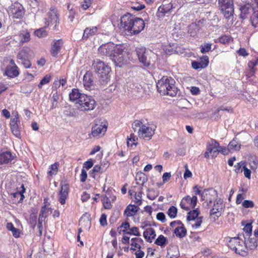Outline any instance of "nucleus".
I'll use <instances>...</instances> for the list:
<instances>
[{
	"instance_id": "48",
	"label": "nucleus",
	"mask_w": 258,
	"mask_h": 258,
	"mask_svg": "<svg viewBox=\"0 0 258 258\" xmlns=\"http://www.w3.org/2000/svg\"><path fill=\"white\" fill-rule=\"evenodd\" d=\"M147 191L148 192L147 194V197L151 200H155L156 197L158 196L159 192L158 191H156L154 189H147Z\"/></svg>"
},
{
	"instance_id": "41",
	"label": "nucleus",
	"mask_w": 258,
	"mask_h": 258,
	"mask_svg": "<svg viewBox=\"0 0 258 258\" xmlns=\"http://www.w3.org/2000/svg\"><path fill=\"white\" fill-rule=\"evenodd\" d=\"M200 214V212L197 209H194L192 211H190L188 213L187 216V220L191 221L194 220L199 217V215Z\"/></svg>"
},
{
	"instance_id": "31",
	"label": "nucleus",
	"mask_w": 258,
	"mask_h": 258,
	"mask_svg": "<svg viewBox=\"0 0 258 258\" xmlns=\"http://www.w3.org/2000/svg\"><path fill=\"white\" fill-rule=\"evenodd\" d=\"M199 21L197 23H192L190 24L188 27V33L189 34L190 36L194 37L200 30Z\"/></svg>"
},
{
	"instance_id": "56",
	"label": "nucleus",
	"mask_w": 258,
	"mask_h": 258,
	"mask_svg": "<svg viewBox=\"0 0 258 258\" xmlns=\"http://www.w3.org/2000/svg\"><path fill=\"white\" fill-rule=\"evenodd\" d=\"M50 81V76L46 75L41 80L40 82L38 85L39 88H41L43 85L48 83Z\"/></svg>"
},
{
	"instance_id": "29",
	"label": "nucleus",
	"mask_w": 258,
	"mask_h": 258,
	"mask_svg": "<svg viewBox=\"0 0 258 258\" xmlns=\"http://www.w3.org/2000/svg\"><path fill=\"white\" fill-rule=\"evenodd\" d=\"M241 11L240 17L242 19H245L247 17L248 15L253 10L251 6L249 4L244 5L240 8Z\"/></svg>"
},
{
	"instance_id": "2",
	"label": "nucleus",
	"mask_w": 258,
	"mask_h": 258,
	"mask_svg": "<svg viewBox=\"0 0 258 258\" xmlns=\"http://www.w3.org/2000/svg\"><path fill=\"white\" fill-rule=\"evenodd\" d=\"M95 72L98 74V84L103 88L110 81V68L103 61L97 60L93 64Z\"/></svg>"
},
{
	"instance_id": "38",
	"label": "nucleus",
	"mask_w": 258,
	"mask_h": 258,
	"mask_svg": "<svg viewBox=\"0 0 258 258\" xmlns=\"http://www.w3.org/2000/svg\"><path fill=\"white\" fill-rule=\"evenodd\" d=\"M240 148V145H239L237 139H233L228 144V149L230 150L238 151Z\"/></svg>"
},
{
	"instance_id": "14",
	"label": "nucleus",
	"mask_w": 258,
	"mask_h": 258,
	"mask_svg": "<svg viewBox=\"0 0 258 258\" xmlns=\"http://www.w3.org/2000/svg\"><path fill=\"white\" fill-rule=\"evenodd\" d=\"M155 129L147 126L146 125H142L138 130V133L140 138L147 140H150L154 134Z\"/></svg>"
},
{
	"instance_id": "30",
	"label": "nucleus",
	"mask_w": 258,
	"mask_h": 258,
	"mask_svg": "<svg viewBox=\"0 0 258 258\" xmlns=\"http://www.w3.org/2000/svg\"><path fill=\"white\" fill-rule=\"evenodd\" d=\"M180 256L178 247L176 245L172 246L167 250L166 257L169 256V258H178Z\"/></svg>"
},
{
	"instance_id": "46",
	"label": "nucleus",
	"mask_w": 258,
	"mask_h": 258,
	"mask_svg": "<svg viewBox=\"0 0 258 258\" xmlns=\"http://www.w3.org/2000/svg\"><path fill=\"white\" fill-rule=\"evenodd\" d=\"M122 232L124 234L134 235L137 236H141V234L139 232L138 228L135 226L131 228H130L128 231H125V230H123Z\"/></svg>"
},
{
	"instance_id": "6",
	"label": "nucleus",
	"mask_w": 258,
	"mask_h": 258,
	"mask_svg": "<svg viewBox=\"0 0 258 258\" xmlns=\"http://www.w3.org/2000/svg\"><path fill=\"white\" fill-rule=\"evenodd\" d=\"M122 51V46L115 45L109 42L100 46L98 48V52L101 55L109 56L111 59L115 53H118Z\"/></svg>"
},
{
	"instance_id": "61",
	"label": "nucleus",
	"mask_w": 258,
	"mask_h": 258,
	"mask_svg": "<svg viewBox=\"0 0 258 258\" xmlns=\"http://www.w3.org/2000/svg\"><path fill=\"white\" fill-rule=\"evenodd\" d=\"M34 33L35 35L38 37H43L46 35V32L43 28H41L36 30Z\"/></svg>"
},
{
	"instance_id": "40",
	"label": "nucleus",
	"mask_w": 258,
	"mask_h": 258,
	"mask_svg": "<svg viewBox=\"0 0 258 258\" xmlns=\"http://www.w3.org/2000/svg\"><path fill=\"white\" fill-rule=\"evenodd\" d=\"M7 228L11 231L13 234V235L16 237L18 238L20 236V231L19 229L15 228L14 226V225L12 223H8L7 224Z\"/></svg>"
},
{
	"instance_id": "13",
	"label": "nucleus",
	"mask_w": 258,
	"mask_h": 258,
	"mask_svg": "<svg viewBox=\"0 0 258 258\" xmlns=\"http://www.w3.org/2000/svg\"><path fill=\"white\" fill-rule=\"evenodd\" d=\"M134 16L130 13H127L122 16L120 18V27L128 33H130V30L132 29V25Z\"/></svg>"
},
{
	"instance_id": "53",
	"label": "nucleus",
	"mask_w": 258,
	"mask_h": 258,
	"mask_svg": "<svg viewBox=\"0 0 258 258\" xmlns=\"http://www.w3.org/2000/svg\"><path fill=\"white\" fill-rule=\"evenodd\" d=\"M57 169L58 167L57 163H55L51 165L50 166L49 170L48 171V174L50 176L56 174L57 172Z\"/></svg>"
},
{
	"instance_id": "55",
	"label": "nucleus",
	"mask_w": 258,
	"mask_h": 258,
	"mask_svg": "<svg viewBox=\"0 0 258 258\" xmlns=\"http://www.w3.org/2000/svg\"><path fill=\"white\" fill-rule=\"evenodd\" d=\"M218 3L220 7L223 5L226 7L233 5V0H218Z\"/></svg>"
},
{
	"instance_id": "43",
	"label": "nucleus",
	"mask_w": 258,
	"mask_h": 258,
	"mask_svg": "<svg viewBox=\"0 0 258 258\" xmlns=\"http://www.w3.org/2000/svg\"><path fill=\"white\" fill-rule=\"evenodd\" d=\"M245 245H247V248L248 247L250 249H253L257 246V241L256 238H249L246 242Z\"/></svg>"
},
{
	"instance_id": "49",
	"label": "nucleus",
	"mask_w": 258,
	"mask_h": 258,
	"mask_svg": "<svg viewBox=\"0 0 258 258\" xmlns=\"http://www.w3.org/2000/svg\"><path fill=\"white\" fill-rule=\"evenodd\" d=\"M21 187L22 188V190H21L20 191L16 192L13 193V194H12L14 198H17L19 196L20 197V199L19 202L22 201L24 198V193L25 191V188L23 184H22Z\"/></svg>"
},
{
	"instance_id": "8",
	"label": "nucleus",
	"mask_w": 258,
	"mask_h": 258,
	"mask_svg": "<svg viewBox=\"0 0 258 258\" xmlns=\"http://www.w3.org/2000/svg\"><path fill=\"white\" fill-rule=\"evenodd\" d=\"M58 23L57 11L54 7H52L48 13V18L45 19V24L47 26H53L52 29L56 30Z\"/></svg>"
},
{
	"instance_id": "64",
	"label": "nucleus",
	"mask_w": 258,
	"mask_h": 258,
	"mask_svg": "<svg viewBox=\"0 0 258 258\" xmlns=\"http://www.w3.org/2000/svg\"><path fill=\"white\" fill-rule=\"evenodd\" d=\"M203 217H199L196 219V223L192 225L193 228L197 229L200 227L202 223Z\"/></svg>"
},
{
	"instance_id": "59",
	"label": "nucleus",
	"mask_w": 258,
	"mask_h": 258,
	"mask_svg": "<svg viewBox=\"0 0 258 258\" xmlns=\"http://www.w3.org/2000/svg\"><path fill=\"white\" fill-rule=\"evenodd\" d=\"M207 151H208L212 155V158H215L217 156L219 151L218 148H213L211 147L207 148Z\"/></svg>"
},
{
	"instance_id": "11",
	"label": "nucleus",
	"mask_w": 258,
	"mask_h": 258,
	"mask_svg": "<svg viewBox=\"0 0 258 258\" xmlns=\"http://www.w3.org/2000/svg\"><path fill=\"white\" fill-rule=\"evenodd\" d=\"M9 14L13 18L21 19L24 16L25 11L22 5L15 3L11 6Z\"/></svg>"
},
{
	"instance_id": "22",
	"label": "nucleus",
	"mask_w": 258,
	"mask_h": 258,
	"mask_svg": "<svg viewBox=\"0 0 258 258\" xmlns=\"http://www.w3.org/2000/svg\"><path fill=\"white\" fill-rule=\"evenodd\" d=\"M69 186L68 184L61 185V190L60 191V197L59 201L61 205L66 203V200L68 196Z\"/></svg>"
},
{
	"instance_id": "17",
	"label": "nucleus",
	"mask_w": 258,
	"mask_h": 258,
	"mask_svg": "<svg viewBox=\"0 0 258 258\" xmlns=\"http://www.w3.org/2000/svg\"><path fill=\"white\" fill-rule=\"evenodd\" d=\"M94 77L92 72L87 71L83 77V84L86 89L90 88L94 85Z\"/></svg>"
},
{
	"instance_id": "63",
	"label": "nucleus",
	"mask_w": 258,
	"mask_h": 258,
	"mask_svg": "<svg viewBox=\"0 0 258 258\" xmlns=\"http://www.w3.org/2000/svg\"><path fill=\"white\" fill-rule=\"evenodd\" d=\"M145 7V6L144 5L137 3L135 4L134 6H132L131 8L137 11H139L144 9Z\"/></svg>"
},
{
	"instance_id": "45",
	"label": "nucleus",
	"mask_w": 258,
	"mask_h": 258,
	"mask_svg": "<svg viewBox=\"0 0 258 258\" xmlns=\"http://www.w3.org/2000/svg\"><path fill=\"white\" fill-rule=\"evenodd\" d=\"M28 4L29 5L32 10V12L34 13L38 8L40 0H27Z\"/></svg>"
},
{
	"instance_id": "24",
	"label": "nucleus",
	"mask_w": 258,
	"mask_h": 258,
	"mask_svg": "<svg viewBox=\"0 0 258 258\" xmlns=\"http://www.w3.org/2000/svg\"><path fill=\"white\" fill-rule=\"evenodd\" d=\"M156 236L155 230L152 228L146 229L143 232V236L145 239L149 242L151 243L152 239H154Z\"/></svg>"
},
{
	"instance_id": "15",
	"label": "nucleus",
	"mask_w": 258,
	"mask_h": 258,
	"mask_svg": "<svg viewBox=\"0 0 258 258\" xmlns=\"http://www.w3.org/2000/svg\"><path fill=\"white\" fill-rule=\"evenodd\" d=\"M176 5L175 3H169V4L162 5L160 6L156 13V16L159 18L164 17L166 14L171 12L172 9L176 8Z\"/></svg>"
},
{
	"instance_id": "12",
	"label": "nucleus",
	"mask_w": 258,
	"mask_h": 258,
	"mask_svg": "<svg viewBox=\"0 0 258 258\" xmlns=\"http://www.w3.org/2000/svg\"><path fill=\"white\" fill-rule=\"evenodd\" d=\"M145 23L144 20L141 18L134 16L132 25V29L130 30V33L134 35L138 34L145 28Z\"/></svg>"
},
{
	"instance_id": "54",
	"label": "nucleus",
	"mask_w": 258,
	"mask_h": 258,
	"mask_svg": "<svg viewBox=\"0 0 258 258\" xmlns=\"http://www.w3.org/2000/svg\"><path fill=\"white\" fill-rule=\"evenodd\" d=\"M11 129L12 132L15 136L18 138H20L21 134L18 125H14L11 126Z\"/></svg>"
},
{
	"instance_id": "62",
	"label": "nucleus",
	"mask_w": 258,
	"mask_h": 258,
	"mask_svg": "<svg viewBox=\"0 0 258 258\" xmlns=\"http://www.w3.org/2000/svg\"><path fill=\"white\" fill-rule=\"evenodd\" d=\"M242 206L245 208H253L254 203L252 201L244 200L242 203Z\"/></svg>"
},
{
	"instance_id": "33",
	"label": "nucleus",
	"mask_w": 258,
	"mask_h": 258,
	"mask_svg": "<svg viewBox=\"0 0 258 258\" xmlns=\"http://www.w3.org/2000/svg\"><path fill=\"white\" fill-rule=\"evenodd\" d=\"M148 177L146 174L143 172H138L136 176V181L137 184L141 182V187L143 188L144 184L147 181Z\"/></svg>"
},
{
	"instance_id": "36",
	"label": "nucleus",
	"mask_w": 258,
	"mask_h": 258,
	"mask_svg": "<svg viewBox=\"0 0 258 258\" xmlns=\"http://www.w3.org/2000/svg\"><path fill=\"white\" fill-rule=\"evenodd\" d=\"M223 211L220 209H217L216 207L213 206V208L210 210V216L213 221H215L221 216V212Z\"/></svg>"
},
{
	"instance_id": "7",
	"label": "nucleus",
	"mask_w": 258,
	"mask_h": 258,
	"mask_svg": "<svg viewBox=\"0 0 258 258\" xmlns=\"http://www.w3.org/2000/svg\"><path fill=\"white\" fill-rule=\"evenodd\" d=\"M218 197L217 192L213 188L205 189L203 191L202 201H205L204 204L208 207L210 204Z\"/></svg>"
},
{
	"instance_id": "20",
	"label": "nucleus",
	"mask_w": 258,
	"mask_h": 258,
	"mask_svg": "<svg viewBox=\"0 0 258 258\" xmlns=\"http://www.w3.org/2000/svg\"><path fill=\"white\" fill-rule=\"evenodd\" d=\"M79 225L86 230H88L91 227V221L87 214H84L79 220Z\"/></svg>"
},
{
	"instance_id": "35",
	"label": "nucleus",
	"mask_w": 258,
	"mask_h": 258,
	"mask_svg": "<svg viewBox=\"0 0 258 258\" xmlns=\"http://www.w3.org/2000/svg\"><path fill=\"white\" fill-rule=\"evenodd\" d=\"M18 36L20 42L22 43L28 42L30 39V34L27 30L20 31Z\"/></svg>"
},
{
	"instance_id": "60",
	"label": "nucleus",
	"mask_w": 258,
	"mask_h": 258,
	"mask_svg": "<svg viewBox=\"0 0 258 258\" xmlns=\"http://www.w3.org/2000/svg\"><path fill=\"white\" fill-rule=\"evenodd\" d=\"M58 99V96L57 95V92H56L53 94L52 98H51V101H52L51 109H53L54 108L56 107V105L57 104Z\"/></svg>"
},
{
	"instance_id": "50",
	"label": "nucleus",
	"mask_w": 258,
	"mask_h": 258,
	"mask_svg": "<svg viewBox=\"0 0 258 258\" xmlns=\"http://www.w3.org/2000/svg\"><path fill=\"white\" fill-rule=\"evenodd\" d=\"M177 208L172 206H171L167 211L168 215L171 218H174L176 217L177 215Z\"/></svg>"
},
{
	"instance_id": "4",
	"label": "nucleus",
	"mask_w": 258,
	"mask_h": 258,
	"mask_svg": "<svg viewBox=\"0 0 258 258\" xmlns=\"http://www.w3.org/2000/svg\"><path fill=\"white\" fill-rule=\"evenodd\" d=\"M240 235L239 234L238 237L231 238L228 245L229 247L235 253L242 256H245L247 253V245H245V242L240 239Z\"/></svg>"
},
{
	"instance_id": "37",
	"label": "nucleus",
	"mask_w": 258,
	"mask_h": 258,
	"mask_svg": "<svg viewBox=\"0 0 258 258\" xmlns=\"http://www.w3.org/2000/svg\"><path fill=\"white\" fill-rule=\"evenodd\" d=\"M131 245L134 247V248L132 247L131 250H135L136 248H138V249H140L141 248V246L139 244V243H142L143 242V240L142 238L137 237L133 238L131 239Z\"/></svg>"
},
{
	"instance_id": "39",
	"label": "nucleus",
	"mask_w": 258,
	"mask_h": 258,
	"mask_svg": "<svg viewBox=\"0 0 258 258\" xmlns=\"http://www.w3.org/2000/svg\"><path fill=\"white\" fill-rule=\"evenodd\" d=\"M167 243V238L165 237L163 235H160L158 238L155 240V244L161 246V247H164L166 245Z\"/></svg>"
},
{
	"instance_id": "28",
	"label": "nucleus",
	"mask_w": 258,
	"mask_h": 258,
	"mask_svg": "<svg viewBox=\"0 0 258 258\" xmlns=\"http://www.w3.org/2000/svg\"><path fill=\"white\" fill-rule=\"evenodd\" d=\"M63 115L68 117H74L77 115V111L76 109L72 106H66L63 111Z\"/></svg>"
},
{
	"instance_id": "5",
	"label": "nucleus",
	"mask_w": 258,
	"mask_h": 258,
	"mask_svg": "<svg viewBox=\"0 0 258 258\" xmlns=\"http://www.w3.org/2000/svg\"><path fill=\"white\" fill-rule=\"evenodd\" d=\"M96 105V102L91 96L83 94L81 96L80 99L76 107L82 111H88L93 110Z\"/></svg>"
},
{
	"instance_id": "44",
	"label": "nucleus",
	"mask_w": 258,
	"mask_h": 258,
	"mask_svg": "<svg viewBox=\"0 0 258 258\" xmlns=\"http://www.w3.org/2000/svg\"><path fill=\"white\" fill-rule=\"evenodd\" d=\"M250 21L252 26L256 28L258 24V10L255 11L252 13L250 17Z\"/></svg>"
},
{
	"instance_id": "42",
	"label": "nucleus",
	"mask_w": 258,
	"mask_h": 258,
	"mask_svg": "<svg viewBox=\"0 0 258 258\" xmlns=\"http://www.w3.org/2000/svg\"><path fill=\"white\" fill-rule=\"evenodd\" d=\"M252 226L251 223H247L244 227L243 228V231L245 232L244 234H243V236L245 239L246 237L249 238L250 236L251 235Z\"/></svg>"
},
{
	"instance_id": "26",
	"label": "nucleus",
	"mask_w": 258,
	"mask_h": 258,
	"mask_svg": "<svg viewBox=\"0 0 258 258\" xmlns=\"http://www.w3.org/2000/svg\"><path fill=\"white\" fill-rule=\"evenodd\" d=\"M62 44V41L61 39L55 40L54 41L50 50V53L52 56L54 57L56 56L61 49Z\"/></svg>"
},
{
	"instance_id": "9",
	"label": "nucleus",
	"mask_w": 258,
	"mask_h": 258,
	"mask_svg": "<svg viewBox=\"0 0 258 258\" xmlns=\"http://www.w3.org/2000/svg\"><path fill=\"white\" fill-rule=\"evenodd\" d=\"M107 125L106 123L99 121L92 127L91 134L94 138H99L104 135L106 132Z\"/></svg>"
},
{
	"instance_id": "18",
	"label": "nucleus",
	"mask_w": 258,
	"mask_h": 258,
	"mask_svg": "<svg viewBox=\"0 0 258 258\" xmlns=\"http://www.w3.org/2000/svg\"><path fill=\"white\" fill-rule=\"evenodd\" d=\"M98 33V27L93 26L87 27L84 30L82 36L83 40H87L91 36L97 35Z\"/></svg>"
},
{
	"instance_id": "10",
	"label": "nucleus",
	"mask_w": 258,
	"mask_h": 258,
	"mask_svg": "<svg viewBox=\"0 0 258 258\" xmlns=\"http://www.w3.org/2000/svg\"><path fill=\"white\" fill-rule=\"evenodd\" d=\"M128 54L123 51V49L122 48V51L118 53H115L111 59L116 66L121 67L128 62Z\"/></svg>"
},
{
	"instance_id": "23",
	"label": "nucleus",
	"mask_w": 258,
	"mask_h": 258,
	"mask_svg": "<svg viewBox=\"0 0 258 258\" xmlns=\"http://www.w3.org/2000/svg\"><path fill=\"white\" fill-rule=\"evenodd\" d=\"M13 159V156L10 151H6L0 154V165L7 164Z\"/></svg>"
},
{
	"instance_id": "57",
	"label": "nucleus",
	"mask_w": 258,
	"mask_h": 258,
	"mask_svg": "<svg viewBox=\"0 0 258 258\" xmlns=\"http://www.w3.org/2000/svg\"><path fill=\"white\" fill-rule=\"evenodd\" d=\"M211 43H206L204 45H202L201 47V52L203 53L209 52L211 49Z\"/></svg>"
},
{
	"instance_id": "51",
	"label": "nucleus",
	"mask_w": 258,
	"mask_h": 258,
	"mask_svg": "<svg viewBox=\"0 0 258 258\" xmlns=\"http://www.w3.org/2000/svg\"><path fill=\"white\" fill-rule=\"evenodd\" d=\"M101 201L105 209H110L111 208L112 205L110 201L107 197L105 196L101 199Z\"/></svg>"
},
{
	"instance_id": "19",
	"label": "nucleus",
	"mask_w": 258,
	"mask_h": 258,
	"mask_svg": "<svg viewBox=\"0 0 258 258\" xmlns=\"http://www.w3.org/2000/svg\"><path fill=\"white\" fill-rule=\"evenodd\" d=\"M5 74L11 78L17 77L19 75L18 67L17 66H7L5 69Z\"/></svg>"
},
{
	"instance_id": "3",
	"label": "nucleus",
	"mask_w": 258,
	"mask_h": 258,
	"mask_svg": "<svg viewBox=\"0 0 258 258\" xmlns=\"http://www.w3.org/2000/svg\"><path fill=\"white\" fill-rule=\"evenodd\" d=\"M139 61L146 67L154 64L156 59V55L152 51L148 50L144 47H138L135 50Z\"/></svg>"
},
{
	"instance_id": "52",
	"label": "nucleus",
	"mask_w": 258,
	"mask_h": 258,
	"mask_svg": "<svg viewBox=\"0 0 258 258\" xmlns=\"http://www.w3.org/2000/svg\"><path fill=\"white\" fill-rule=\"evenodd\" d=\"M218 148L220 145L218 142L215 140L211 139L207 143V148Z\"/></svg>"
},
{
	"instance_id": "58",
	"label": "nucleus",
	"mask_w": 258,
	"mask_h": 258,
	"mask_svg": "<svg viewBox=\"0 0 258 258\" xmlns=\"http://www.w3.org/2000/svg\"><path fill=\"white\" fill-rule=\"evenodd\" d=\"M214 201H215V202H214L213 206L215 207H216L218 210L220 209V210L223 211V208H222L223 200L221 199H217V198Z\"/></svg>"
},
{
	"instance_id": "1",
	"label": "nucleus",
	"mask_w": 258,
	"mask_h": 258,
	"mask_svg": "<svg viewBox=\"0 0 258 258\" xmlns=\"http://www.w3.org/2000/svg\"><path fill=\"white\" fill-rule=\"evenodd\" d=\"M175 83L172 77L164 76L157 83L158 91L162 95L175 96L178 92Z\"/></svg>"
},
{
	"instance_id": "25",
	"label": "nucleus",
	"mask_w": 258,
	"mask_h": 258,
	"mask_svg": "<svg viewBox=\"0 0 258 258\" xmlns=\"http://www.w3.org/2000/svg\"><path fill=\"white\" fill-rule=\"evenodd\" d=\"M31 53L32 51L29 48H23L19 51L17 54V57L18 59L21 60L29 59L31 56Z\"/></svg>"
},
{
	"instance_id": "27",
	"label": "nucleus",
	"mask_w": 258,
	"mask_h": 258,
	"mask_svg": "<svg viewBox=\"0 0 258 258\" xmlns=\"http://www.w3.org/2000/svg\"><path fill=\"white\" fill-rule=\"evenodd\" d=\"M139 207L135 205H129L124 211V214L127 217L133 216L138 211Z\"/></svg>"
},
{
	"instance_id": "32",
	"label": "nucleus",
	"mask_w": 258,
	"mask_h": 258,
	"mask_svg": "<svg viewBox=\"0 0 258 258\" xmlns=\"http://www.w3.org/2000/svg\"><path fill=\"white\" fill-rule=\"evenodd\" d=\"M220 8L224 17L226 19H229L230 16L233 15L234 13L233 5L229 6L228 7H226L224 6V5H223L221 6V7Z\"/></svg>"
},
{
	"instance_id": "47",
	"label": "nucleus",
	"mask_w": 258,
	"mask_h": 258,
	"mask_svg": "<svg viewBox=\"0 0 258 258\" xmlns=\"http://www.w3.org/2000/svg\"><path fill=\"white\" fill-rule=\"evenodd\" d=\"M133 192H134L135 196L134 202L138 205V206L141 205L142 203L141 196V195L143 194L142 187H141L140 191L139 192L138 195L137 194V192L135 191H133Z\"/></svg>"
},
{
	"instance_id": "16",
	"label": "nucleus",
	"mask_w": 258,
	"mask_h": 258,
	"mask_svg": "<svg viewBox=\"0 0 258 258\" xmlns=\"http://www.w3.org/2000/svg\"><path fill=\"white\" fill-rule=\"evenodd\" d=\"M209 57L208 56H204L201 58L199 61H193L191 62V66L192 68L195 70L199 69H204L206 68L209 64Z\"/></svg>"
},
{
	"instance_id": "21",
	"label": "nucleus",
	"mask_w": 258,
	"mask_h": 258,
	"mask_svg": "<svg viewBox=\"0 0 258 258\" xmlns=\"http://www.w3.org/2000/svg\"><path fill=\"white\" fill-rule=\"evenodd\" d=\"M84 94L81 93L78 89H73L69 94V98L70 101L75 102L76 105L78 104L81 96Z\"/></svg>"
},
{
	"instance_id": "34",
	"label": "nucleus",
	"mask_w": 258,
	"mask_h": 258,
	"mask_svg": "<svg viewBox=\"0 0 258 258\" xmlns=\"http://www.w3.org/2000/svg\"><path fill=\"white\" fill-rule=\"evenodd\" d=\"M187 231L183 224L177 227L174 230V233L179 238H183L186 235Z\"/></svg>"
}]
</instances>
